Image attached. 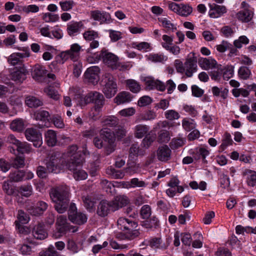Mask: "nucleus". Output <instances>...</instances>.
<instances>
[{
	"mask_svg": "<svg viewBox=\"0 0 256 256\" xmlns=\"http://www.w3.org/2000/svg\"><path fill=\"white\" fill-rule=\"evenodd\" d=\"M80 105L84 106L88 103L93 102L96 108H102L104 104V98L103 95L98 92H90L84 97L80 96Z\"/></svg>",
	"mask_w": 256,
	"mask_h": 256,
	"instance_id": "5",
	"label": "nucleus"
},
{
	"mask_svg": "<svg viewBox=\"0 0 256 256\" xmlns=\"http://www.w3.org/2000/svg\"><path fill=\"white\" fill-rule=\"evenodd\" d=\"M100 135L102 136L104 142L103 148H104L106 154H110L115 150V137L113 133H112L106 128L101 130Z\"/></svg>",
	"mask_w": 256,
	"mask_h": 256,
	"instance_id": "6",
	"label": "nucleus"
},
{
	"mask_svg": "<svg viewBox=\"0 0 256 256\" xmlns=\"http://www.w3.org/2000/svg\"><path fill=\"white\" fill-rule=\"evenodd\" d=\"M186 140L182 138H173L170 142V146L174 149L178 148L184 145Z\"/></svg>",
	"mask_w": 256,
	"mask_h": 256,
	"instance_id": "55",
	"label": "nucleus"
},
{
	"mask_svg": "<svg viewBox=\"0 0 256 256\" xmlns=\"http://www.w3.org/2000/svg\"><path fill=\"white\" fill-rule=\"evenodd\" d=\"M156 138V134H148L142 140L141 146L144 148H148Z\"/></svg>",
	"mask_w": 256,
	"mask_h": 256,
	"instance_id": "41",
	"label": "nucleus"
},
{
	"mask_svg": "<svg viewBox=\"0 0 256 256\" xmlns=\"http://www.w3.org/2000/svg\"><path fill=\"white\" fill-rule=\"evenodd\" d=\"M30 56V52L28 49H26L22 52L13 53L10 55L8 59V61L10 64L12 66L20 64L22 59Z\"/></svg>",
	"mask_w": 256,
	"mask_h": 256,
	"instance_id": "17",
	"label": "nucleus"
},
{
	"mask_svg": "<svg viewBox=\"0 0 256 256\" xmlns=\"http://www.w3.org/2000/svg\"><path fill=\"white\" fill-rule=\"evenodd\" d=\"M25 136L26 139L34 142V146L36 148L41 146L42 144L41 134L36 129L28 128L25 131Z\"/></svg>",
	"mask_w": 256,
	"mask_h": 256,
	"instance_id": "9",
	"label": "nucleus"
},
{
	"mask_svg": "<svg viewBox=\"0 0 256 256\" xmlns=\"http://www.w3.org/2000/svg\"><path fill=\"white\" fill-rule=\"evenodd\" d=\"M239 77L243 80H247L251 74L250 70L248 68L245 66H242L238 70Z\"/></svg>",
	"mask_w": 256,
	"mask_h": 256,
	"instance_id": "50",
	"label": "nucleus"
},
{
	"mask_svg": "<svg viewBox=\"0 0 256 256\" xmlns=\"http://www.w3.org/2000/svg\"><path fill=\"white\" fill-rule=\"evenodd\" d=\"M198 62L200 66L206 70L218 68V66L217 62L213 58H201L198 59Z\"/></svg>",
	"mask_w": 256,
	"mask_h": 256,
	"instance_id": "23",
	"label": "nucleus"
},
{
	"mask_svg": "<svg viewBox=\"0 0 256 256\" xmlns=\"http://www.w3.org/2000/svg\"><path fill=\"white\" fill-rule=\"evenodd\" d=\"M243 175L246 176V183L248 186L254 187L256 184V172L250 170H246Z\"/></svg>",
	"mask_w": 256,
	"mask_h": 256,
	"instance_id": "31",
	"label": "nucleus"
},
{
	"mask_svg": "<svg viewBox=\"0 0 256 256\" xmlns=\"http://www.w3.org/2000/svg\"><path fill=\"white\" fill-rule=\"evenodd\" d=\"M10 128L14 131L21 132L24 128V124L22 119H16L10 124Z\"/></svg>",
	"mask_w": 256,
	"mask_h": 256,
	"instance_id": "44",
	"label": "nucleus"
},
{
	"mask_svg": "<svg viewBox=\"0 0 256 256\" xmlns=\"http://www.w3.org/2000/svg\"><path fill=\"white\" fill-rule=\"evenodd\" d=\"M48 208V204L44 201H38L36 204L28 208L30 214L36 216L42 214Z\"/></svg>",
	"mask_w": 256,
	"mask_h": 256,
	"instance_id": "19",
	"label": "nucleus"
},
{
	"mask_svg": "<svg viewBox=\"0 0 256 256\" xmlns=\"http://www.w3.org/2000/svg\"><path fill=\"white\" fill-rule=\"evenodd\" d=\"M182 126L185 130L190 131L195 128L196 124L192 120L184 119L182 122Z\"/></svg>",
	"mask_w": 256,
	"mask_h": 256,
	"instance_id": "64",
	"label": "nucleus"
},
{
	"mask_svg": "<svg viewBox=\"0 0 256 256\" xmlns=\"http://www.w3.org/2000/svg\"><path fill=\"white\" fill-rule=\"evenodd\" d=\"M50 197L55 204L54 208L59 214H63L67 210L70 203V188L66 186H60L54 188L50 192Z\"/></svg>",
	"mask_w": 256,
	"mask_h": 256,
	"instance_id": "1",
	"label": "nucleus"
},
{
	"mask_svg": "<svg viewBox=\"0 0 256 256\" xmlns=\"http://www.w3.org/2000/svg\"><path fill=\"white\" fill-rule=\"evenodd\" d=\"M100 69L98 66H92L87 69L84 73L86 80L92 84H97L99 80Z\"/></svg>",
	"mask_w": 256,
	"mask_h": 256,
	"instance_id": "12",
	"label": "nucleus"
},
{
	"mask_svg": "<svg viewBox=\"0 0 256 256\" xmlns=\"http://www.w3.org/2000/svg\"><path fill=\"white\" fill-rule=\"evenodd\" d=\"M106 174L113 178H122L124 176V174L121 170H116L110 166L106 170Z\"/></svg>",
	"mask_w": 256,
	"mask_h": 256,
	"instance_id": "42",
	"label": "nucleus"
},
{
	"mask_svg": "<svg viewBox=\"0 0 256 256\" xmlns=\"http://www.w3.org/2000/svg\"><path fill=\"white\" fill-rule=\"evenodd\" d=\"M114 212L126 206L128 203V198L125 196H117L110 200Z\"/></svg>",
	"mask_w": 256,
	"mask_h": 256,
	"instance_id": "22",
	"label": "nucleus"
},
{
	"mask_svg": "<svg viewBox=\"0 0 256 256\" xmlns=\"http://www.w3.org/2000/svg\"><path fill=\"white\" fill-rule=\"evenodd\" d=\"M83 36L86 40L92 41L98 38V34L97 32L88 30L84 32Z\"/></svg>",
	"mask_w": 256,
	"mask_h": 256,
	"instance_id": "54",
	"label": "nucleus"
},
{
	"mask_svg": "<svg viewBox=\"0 0 256 256\" xmlns=\"http://www.w3.org/2000/svg\"><path fill=\"white\" fill-rule=\"evenodd\" d=\"M36 120L43 122H49L50 114L49 112L44 110H39L34 114Z\"/></svg>",
	"mask_w": 256,
	"mask_h": 256,
	"instance_id": "43",
	"label": "nucleus"
},
{
	"mask_svg": "<svg viewBox=\"0 0 256 256\" xmlns=\"http://www.w3.org/2000/svg\"><path fill=\"white\" fill-rule=\"evenodd\" d=\"M164 116L167 120H174L178 119L180 117V114L174 110H169L164 112Z\"/></svg>",
	"mask_w": 256,
	"mask_h": 256,
	"instance_id": "52",
	"label": "nucleus"
},
{
	"mask_svg": "<svg viewBox=\"0 0 256 256\" xmlns=\"http://www.w3.org/2000/svg\"><path fill=\"white\" fill-rule=\"evenodd\" d=\"M46 72L45 68L41 65H36L32 72V75L34 78L38 80L41 77L44 76Z\"/></svg>",
	"mask_w": 256,
	"mask_h": 256,
	"instance_id": "32",
	"label": "nucleus"
},
{
	"mask_svg": "<svg viewBox=\"0 0 256 256\" xmlns=\"http://www.w3.org/2000/svg\"><path fill=\"white\" fill-rule=\"evenodd\" d=\"M252 17V12L246 8L240 11L237 14L238 18L243 22H248L250 21Z\"/></svg>",
	"mask_w": 256,
	"mask_h": 256,
	"instance_id": "33",
	"label": "nucleus"
},
{
	"mask_svg": "<svg viewBox=\"0 0 256 256\" xmlns=\"http://www.w3.org/2000/svg\"><path fill=\"white\" fill-rule=\"evenodd\" d=\"M10 78L14 81L22 82L26 78L25 70H14L10 74Z\"/></svg>",
	"mask_w": 256,
	"mask_h": 256,
	"instance_id": "34",
	"label": "nucleus"
},
{
	"mask_svg": "<svg viewBox=\"0 0 256 256\" xmlns=\"http://www.w3.org/2000/svg\"><path fill=\"white\" fill-rule=\"evenodd\" d=\"M17 151L20 153H30L32 150V148L30 144L26 142H21L20 141L19 144L16 146Z\"/></svg>",
	"mask_w": 256,
	"mask_h": 256,
	"instance_id": "49",
	"label": "nucleus"
},
{
	"mask_svg": "<svg viewBox=\"0 0 256 256\" xmlns=\"http://www.w3.org/2000/svg\"><path fill=\"white\" fill-rule=\"evenodd\" d=\"M209 16L212 18H218L226 12V8L224 6H220L216 4H209Z\"/></svg>",
	"mask_w": 256,
	"mask_h": 256,
	"instance_id": "16",
	"label": "nucleus"
},
{
	"mask_svg": "<svg viewBox=\"0 0 256 256\" xmlns=\"http://www.w3.org/2000/svg\"><path fill=\"white\" fill-rule=\"evenodd\" d=\"M81 50V46L78 44H74L71 45L70 50L62 52L60 56L62 60L63 64L68 59L73 61L78 60Z\"/></svg>",
	"mask_w": 256,
	"mask_h": 256,
	"instance_id": "8",
	"label": "nucleus"
},
{
	"mask_svg": "<svg viewBox=\"0 0 256 256\" xmlns=\"http://www.w3.org/2000/svg\"><path fill=\"white\" fill-rule=\"evenodd\" d=\"M56 224L59 232L61 233H65L67 232H74L78 229L76 226L70 225L67 222L66 217L64 216H60L58 218Z\"/></svg>",
	"mask_w": 256,
	"mask_h": 256,
	"instance_id": "11",
	"label": "nucleus"
},
{
	"mask_svg": "<svg viewBox=\"0 0 256 256\" xmlns=\"http://www.w3.org/2000/svg\"><path fill=\"white\" fill-rule=\"evenodd\" d=\"M130 186L132 188H144L147 186L146 183L138 178H133L130 181Z\"/></svg>",
	"mask_w": 256,
	"mask_h": 256,
	"instance_id": "63",
	"label": "nucleus"
},
{
	"mask_svg": "<svg viewBox=\"0 0 256 256\" xmlns=\"http://www.w3.org/2000/svg\"><path fill=\"white\" fill-rule=\"evenodd\" d=\"M82 163V159H78L68 164V168L73 172L74 178L78 180H85L88 177L87 173L81 168Z\"/></svg>",
	"mask_w": 256,
	"mask_h": 256,
	"instance_id": "7",
	"label": "nucleus"
},
{
	"mask_svg": "<svg viewBox=\"0 0 256 256\" xmlns=\"http://www.w3.org/2000/svg\"><path fill=\"white\" fill-rule=\"evenodd\" d=\"M133 98L132 96L128 92H120L114 98V102L118 105L130 102Z\"/></svg>",
	"mask_w": 256,
	"mask_h": 256,
	"instance_id": "24",
	"label": "nucleus"
},
{
	"mask_svg": "<svg viewBox=\"0 0 256 256\" xmlns=\"http://www.w3.org/2000/svg\"><path fill=\"white\" fill-rule=\"evenodd\" d=\"M102 108H96V106H94L89 113L90 118L94 121L98 120L100 117V112Z\"/></svg>",
	"mask_w": 256,
	"mask_h": 256,
	"instance_id": "60",
	"label": "nucleus"
},
{
	"mask_svg": "<svg viewBox=\"0 0 256 256\" xmlns=\"http://www.w3.org/2000/svg\"><path fill=\"white\" fill-rule=\"evenodd\" d=\"M87 219L85 214L80 212L72 217V216H70V219L69 220L73 223L80 225L86 222Z\"/></svg>",
	"mask_w": 256,
	"mask_h": 256,
	"instance_id": "36",
	"label": "nucleus"
},
{
	"mask_svg": "<svg viewBox=\"0 0 256 256\" xmlns=\"http://www.w3.org/2000/svg\"><path fill=\"white\" fill-rule=\"evenodd\" d=\"M144 242H147L150 246L153 248L165 250L168 246V244L164 243L160 238H152L150 240H145Z\"/></svg>",
	"mask_w": 256,
	"mask_h": 256,
	"instance_id": "26",
	"label": "nucleus"
},
{
	"mask_svg": "<svg viewBox=\"0 0 256 256\" xmlns=\"http://www.w3.org/2000/svg\"><path fill=\"white\" fill-rule=\"evenodd\" d=\"M82 200L84 204L88 210L92 209L94 206V202L92 200V197L88 195L83 196Z\"/></svg>",
	"mask_w": 256,
	"mask_h": 256,
	"instance_id": "58",
	"label": "nucleus"
},
{
	"mask_svg": "<svg viewBox=\"0 0 256 256\" xmlns=\"http://www.w3.org/2000/svg\"><path fill=\"white\" fill-rule=\"evenodd\" d=\"M18 192L23 196L28 197L32 194V188L30 185H24L18 188Z\"/></svg>",
	"mask_w": 256,
	"mask_h": 256,
	"instance_id": "57",
	"label": "nucleus"
},
{
	"mask_svg": "<svg viewBox=\"0 0 256 256\" xmlns=\"http://www.w3.org/2000/svg\"><path fill=\"white\" fill-rule=\"evenodd\" d=\"M25 176L22 170H16L10 174V180L12 182H18L22 180Z\"/></svg>",
	"mask_w": 256,
	"mask_h": 256,
	"instance_id": "46",
	"label": "nucleus"
},
{
	"mask_svg": "<svg viewBox=\"0 0 256 256\" xmlns=\"http://www.w3.org/2000/svg\"><path fill=\"white\" fill-rule=\"evenodd\" d=\"M102 58L104 62L112 69L116 68L118 61V58L114 54L106 52H102L100 56Z\"/></svg>",
	"mask_w": 256,
	"mask_h": 256,
	"instance_id": "15",
	"label": "nucleus"
},
{
	"mask_svg": "<svg viewBox=\"0 0 256 256\" xmlns=\"http://www.w3.org/2000/svg\"><path fill=\"white\" fill-rule=\"evenodd\" d=\"M146 59L152 62H163L168 59L166 56L162 54H151L146 56Z\"/></svg>",
	"mask_w": 256,
	"mask_h": 256,
	"instance_id": "37",
	"label": "nucleus"
},
{
	"mask_svg": "<svg viewBox=\"0 0 256 256\" xmlns=\"http://www.w3.org/2000/svg\"><path fill=\"white\" fill-rule=\"evenodd\" d=\"M24 165V158L22 156H16L12 162V166L16 168H23Z\"/></svg>",
	"mask_w": 256,
	"mask_h": 256,
	"instance_id": "61",
	"label": "nucleus"
},
{
	"mask_svg": "<svg viewBox=\"0 0 256 256\" xmlns=\"http://www.w3.org/2000/svg\"><path fill=\"white\" fill-rule=\"evenodd\" d=\"M82 28H84V24L82 22L72 21L68 24L66 32L70 36H74L79 34Z\"/></svg>",
	"mask_w": 256,
	"mask_h": 256,
	"instance_id": "21",
	"label": "nucleus"
},
{
	"mask_svg": "<svg viewBox=\"0 0 256 256\" xmlns=\"http://www.w3.org/2000/svg\"><path fill=\"white\" fill-rule=\"evenodd\" d=\"M90 16L94 20L98 21L100 24H109L112 22V18L109 13L98 10L90 12Z\"/></svg>",
	"mask_w": 256,
	"mask_h": 256,
	"instance_id": "14",
	"label": "nucleus"
},
{
	"mask_svg": "<svg viewBox=\"0 0 256 256\" xmlns=\"http://www.w3.org/2000/svg\"><path fill=\"white\" fill-rule=\"evenodd\" d=\"M196 60L194 57L190 58L186 60L184 64L186 75L188 77L192 76L193 73L196 71Z\"/></svg>",
	"mask_w": 256,
	"mask_h": 256,
	"instance_id": "20",
	"label": "nucleus"
},
{
	"mask_svg": "<svg viewBox=\"0 0 256 256\" xmlns=\"http://www.w3.org/2000/svg\"><path fill=\"white\" fill-rule=\"evenodd\" d=\"M129 152L130 155L138 156H143L146 152L142 148H140L138 144H133L131 146Z\"/></svg>",
	"mask_w": 256,
	"mask_h": 256,
	"instance_id": "45",
	"label": "nucleus"
},
{
	"mask_svg": "<svg viewBox=\"0 0 256 256\" xmlns=\"http://www.w3.org/2000/svg\"><path fill=\"white\" fill-rule=\"evenodd\" d=\"M147 90H152L156 89L160 92H164L166 90L164 84L158 80L153 77H145L143 80Z\"/></svg>",
	"mask_w": 256,
	"mask_h": 256,
	"instance_id": "10",
	"label": "nucleus"
},
{
	"mask_svg": "<svg viewBox=\"0 0 256 256\" xmlns=\"http://www.w3.org/2000/svg\"><path fill=\"white\" fill-rule=\"evenodd\" d=\"M44 92L50 98H52L54 100H56L60 98V94H58V91L56 90L52 86H50L45 88Z\"/></svg>",
	"mask_w": 256,
	"mask_h": 256,
	"instance_id": "53",
	"label": "nucleus"
},
{
	"mask_svg": "<svg viewBox=\"0 0 256 256\" xmlns=\"http://www.w3.org/2000/svg\"><path fill=\"white\" fill-rule=\"evenodd\" d=\"M156 116L155 112L152 110H148L144 114H142L136 119V122H139L142 120H150L154 119Z\"/></svg>",
	"mask_w": 256,
	"mask_h": 256,
	"instance_id": "40",
	"label": "nucleus"
},
{
	"mask_svg": "<svg viewBox=\"0 0 256 256\" xmlns=\"http://www.w3.org/2000/svg\"><path fill=\"white\" fill-rule=\"evenodd\" d=\"M59 4L62 11H69L71 10L74 5V2L72 0L60 2Z\"/></svg>",
	"mask_w": 256,
	"mask_h": 256,
	"instance_id": "56",
	"label": "nucleus"
},
{
	"mask_svg": "<svg viewBox=\"0 0 256 256\" xmlns=\"http://www.w3.org/2000/svg\"><path fill=\"white\" fill-rule=\"evenodd\" d=\"M102 123L104 126L114 127L118 125L119 120L116 117L114 116H109L105 117L103 119Z\"/></svg>",
	"mask_w": 256,
	"mask_h": 256,
	"instance_id": "35",
	"label": "nucleus"
},
{
	"mask_svg": "<svg viewBox=\"0 0 256 256\" xmlns=\"http://www.w3.org/2000/svg\"><path fill=\"white\" fill-rule=\"evenodd\" d=\"M158 21L162 23V26L166 29V32H173L176 30V26L171 22L165 18H158Z\"/></svg>",
	"mask_w": 256,
	"mask_h": 256,
	"instance_id": "39",
	"label": "nucleus"
},
{
	"mask_svg": "<svg viewBox=\"0 0 256 256\" xmlns=\"http://www.w3.org/2000/svg\"><path fill=\"white\" fill-rule=\"evenodd\" d=\"M192 11V8L191 6L180 4L179 10V14L182 16H186L190 14Z\"/></svg>",
	"mask_w": 256,
	"mask_h": 256,
	"instance_id": "59",
	"label": "nucleus"
},
{
	"mask_svg": "<svg viewBox=\"0 0 256 256\" xmlns=\"http://www.w3.org/2000/svg\"><path fill=\"white\" fill-rule=\"evenodd\" d=\"M171 153L172 150L170 148L166 145H164L158 148L156 156L159 160L166 162L170 159Z\"/></svg>",
	"mask_w": 256,
	"mask_h": 256,
	"instance_id": "18",
	"label": "nucleus"
},
{
	"mask_svg": "<svg viewBox=\"0 0 256 256\" xmlns=\"http://www.w3.org/2000/svg\"><path fill=\"white\" fill-rule=\"evenodd\" d=\"M32 235L36 239L44 240L47 237L48 234L44 228V225L40 224L34 227Z\"/></svg>",
	"mask_w": 256,
	"mask_h": 256,
	"instance_id": "27",
	"label": "nucleus"
},
{
	"mask_svg": "<svg viewBox=\"0 0 256 256\" xmlns=\"http://www.w3.org/2000/svg\"><path fill=\"white\" fill-rule=\"evenodd\" d=\"M78 146L76 145H72L68 149L67 156L69 158L68 160V164L70 162L77 161L78 159H82L79 152H77Z\"/></svg>",
	"mask_w": 256,
	"mask_h": 256,
	"instance_id": "25",
	"label": "nucleus"
},
{
	"mask_svg": "<svg viewBox=\"0 0 256 256\" xmlns=\"http://www.w3.org/2000/svg\"><path fill=\"white\" fill-rule=\"evenodd\" d=\"M46 166L48 171L57 174L65 168H68V163L59 154H53L46 160Z\"/></svg>",
	"mask_w": 256,
	"mask_h": 256,
	"instance_id": "4",
	"label": "nucleus"
},
{
	"mask_svg": "<svg viewBox=\"0 0 256 256\" xmlns=\"http://www.w3.org/2000/svg\"><path fill=\"white\" fill-rule=\"evenodd\" d=\"M126 84L128 89L134 93H138L141 89L140 84L134 80H126Z\"/></svg>",
	"mask_w": 256,
	"mask_h": 256,
	"instance_id": "38",
	"label": "nucleus"
},
{
	"mask_svg": "<svg viewBox=\"0 0 256 256\" xmlns=\"http://www.w3.org/2000/svg\"><path fill=\"white\" fill-rule=\"evenodd\" d=\"M25 103L26 105L30 108H36L42 105V102L38 98L32 96H26Z\"/></svg>",
	"mask_w": 256,
	"mask_h": 256,
	"instance_id": "30",
	"label": "nucleus"
},
{
	"mask_svg": "<svg viewBox=\"0 0 256 256\" xmlns=\"http://www.w3.org/2000/svg\"><path fill=\"white\" fill-rule=\"evenodd\" d=\"M149 130L150 127L147 125L138 124L134 128V136L138 138H142L147 134Z\"/></svg>",
	"mask_w": 256,
	"mask_h": 256,
	"instance_id": "29",
	"label": "nucleus"
},
{
	"mask_svg": "<svg viewBox=\"0 0 256 256\" xmlns=\"http://www.w3.org/2000/svg\"><path fill=\"white\" fill-rule=\"evenodd\" d=\"M117 223L119 229L127 231L120 238L132 240L139 236L140 232L136 229L138 224L134 221L124 218H120Z\"/></svg>",
	"mask_w": 256,
	"mask_h": 256,
	"instance_id": "2",
	"label": "nucleus"
},
{
	"mask_svg": "<svg viewBox=\"0 0 256 256\" xmlns=\"http://www.w3.org/2000/svg\"><path fill=\"white\" fill-rule=\"evenodd\" d=\"M170 140V136L168 130H162L159 132L158 137V141L159 142H168Z\"/></svg>",
	"mask_w": 256,
	"mask_h": 256,
	"instance_id": "51",
	"label": "nucleus"
},
{
	"mask_svg": "<svg viewBox=\"0 0 256 256\" xmlns=\"http://www.w3.org/2000/svg\"><path fill=\"white\" fill-rule=\"evenodd\" d=\"M208 150L204 148H196L194 155V158L196 160H198L200 158L204 160L207 156L209 154Z\"/></svg>",
	"mask_w": 256,
	"mask_h": 256,
	"instance_id": "47",
	"label": "nucleus"
},
{
	"mask_svg": "<svg viewBox=\"0 0 256 256\" xmlns=\"http://www.w3.org/2000/svg\"><path fill=\"white\" fill-rule=\"evenodd\" d=\"M44 138L50 146H54L57 142L56 134L55 131L52 130H49L45 132Z\"/></svg>",
	"mask_w": 256,
	"mask_h": 256,
	"instance_id": "28",
	"label": "nucleus"
},
{
	"mask_svg": "<svg viewBox=\"0 0 256 256\" xmlns=\"http://www.w3.org/2000/svg\"><path fill=\"white\" fill-rule=\"evenodd\" d=\"M111 212L114 211L113 210L110 201L103 200L99 202L96 210L97 214L99 216L102 217L106 216Z\"/></svg>",
	"mask_w": 256,
	"mask_h": 256,
	"instance_id": "13",
	"label": "nucleus"
},
{
	"mask_svg": "<svg viewBox=\"0 0 256 256\" xmlns=\"http://www.w3.org/2000/svg\"><path fill=\"white\" fill-rule=\"evenodd\" d=\"M163 42L161 44L162 46L166 50L168 47L172 44L173 38L166 34H164L162 36Z\"/></svg>",
	"mask_w": 256,
	"mask_h": 256,
	"instance_id": "62",
	"label": "nucleus"
},
{
	"mask_svg": "<svg viewBox=\"0 0 256 256\" xmlns=\"http://www.w3.org/2000/svg\"><path fill=\"white\" fill-rule=\"evenodd\" d=\"M126 170L130 174L138 173L140 170V165L134 162L128 163Z\"/></svg>",
	"mask_w": 256,
	"mask_h": 256,
	"instance_id": "48",
	"label": "nucleus"
},
{
	"mask_svg": "<svg viewBox=\"0 0 256 256\" xmlns=\"http://www.w3.org/2000/svg\"><path fill=\"white\" fill-rule=\"evenodd\" d=\"M102 91L106 98H112L118 92L116 79L110 73L102 76Z\"/></svg>",
	"mask_w": 256,
	"mask_h": 256,
	"instance_id": "3",
	"label": "nucleus"
}]
</instances>
